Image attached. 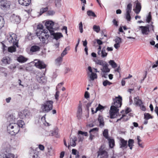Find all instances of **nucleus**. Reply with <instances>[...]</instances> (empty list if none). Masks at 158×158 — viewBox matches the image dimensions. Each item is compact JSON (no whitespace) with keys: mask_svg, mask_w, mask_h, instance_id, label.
<instances>
[{"mask_svg":"<svg viewBox=\"0 0 158 158\" xmlns=\"http://www.w3.org/2000/svg\"><path fill=\"white\" fill-rule=\"evenodd\" d=\"M89 94L88 91H86L85 94V97L86 98H89Z\"/></svg>","mask_w":158,"mask_h":158,"instance_id":"obj_62","label":"nucleus"},{"mask_svg":"<svg viewBox=\"0 0 158 158\" xmlns=\"http://www.w3.org/2000/svg\"><path fill=\"white\" fill-rule=\"evenodd\" d=\"M151 19V15H150V12H149V14L147 17L146 20H147V21L148 23H149V22H150Z\"/></svg>","mask_w":158,"mask_h":158,"instance_id":"obj_59","label":"nucleus"},{"mask_svg":"<svg viewBox=\"0 0 158 158\" xmlns=\"http://www.w3.org/2000/svg\"><path fill=\"white\" fill-rule=\"evenodd\" d=\"M30 112L27 110H22L19 113V116L21 119L27 118L29 117Z\"/></svg>","mask_w":158,"mask_h":158,"instance_id":"obj_9","label":"nucleus"},{"mask_svg":"<svg viewBox=\"0 0 158 158\" xmlns=\"http://www.w3.org/2000/svg\"><path fill=\"white\" fill-rule=\"evenodd\" d=\"M17 60L19 62L23 63L26 62L27 59L22 56H20L18 57Z\"/></svg>","mask_w":158,"mask_h":158,"instance_id":"obj_28","label":"nucleus"},{"mask_svg":"<svg viewBox=\"0 0 158 158\" xmlns=\"http://www.w3.org/2000/svg\"><path fill=\"white\" fill-rule=\"evenodd\" d=\"M37 79L38 81L41 84H45L47 81L46 79L44 76L40 77L37 75Z\"/></svg>","mask_w":158,"mask_h":158,"instance_id":"obj_21","label":"nucleus"},{"mask_svg":"<svg viewBox=\"0 0 158 158\" xmlns=\"http://www.w3.org/2000/svg\"><path fill=\"white\" fill-rule=\"evenodd\" d=\"M30 158H39L38 155L35 153L32 152L30 153Z\"/></svg>","mask_w":158,"mask_h":158,"instance_id":"obj_43","label":"nucleus"},{"mask_svg":"<svg viewBox=\"0 0 158 158\" xmlns=\"http://www.w3.org/2000/svg\"><path fill=\"white\" fill-rule=\"evenodd\" d=\"M53 102L52 101H48L45 102L41 105V110L42 112L48 113L52 110Z\"/></svg>","mask_w":158,"mask_h":158,"instance_id":"obj_5","label":"nucleus"},{"mask_svg":"<svg viewBox=\"0 0 158 158\" xmlns=\"http://www.w3.org/2000/svg\"><path fill=\"white\" fill-rule=\"evenodd\" d=\"M48 10V8L47 7H46L45 8H42L40 9V15H39V16L43 14L44 13L46 12Z\"/></svg>","mask_w":158,"mask_h":158,"instance_id":"obj_40","label":"nucleus"},{"mask_svg":"<svg viewBox=\"0 0 158 158\" xmlns=\"http://www.w3.org/2000/svg\"><path fill=\"white\" fill-rule=\"evenodd\" d=\"M40 49V48L39 46L33 45L31 47L30 50L32 52H35L39 51Z\"/></svg>","mask_w":158,"mask_h":158,"instance_id":"obj_24","label":"nucleus"},{"mask_svg":"<svg viewBox=\"0 0 158 158\" xmlns=\"http://www.w3.org/2000/svg\"><path fill=\"white\" fill-rule=\"evenodd\" d=\"M112 84V83L109 82L107 80H106L104 81L103 82V85L104 86H106L107 85H110Z\"/></svg>","mask_w":158,"mask_h":158,"instance_id":"obj_45","label":"nucleus"},{"mask_svg":"<svg viewBox=\"0 0 158 158\" xmlns=\"http://www.w3.org/2000/svg\"><path fill=\"white\" fill-rule=\"evenodd\" d=\"M144 117L147 120L150 118H152V116L148 113L144 114Z\"/></svg>","mask_w":158,"mask_h":158,"instance_id":"obj_52","label":"nucleus"},{"mask_svg":"<svg viewBox=\"0 0 158 158\" xmlns=\"http://www.w3.org/2000/svg\"><path fill=\"white\" fill-rule=\"evenodd\" d=\"M94 62L96 64L102 65V66L106 63L105 61H104L102 60L98 59L94 60Z\"/></svg>","mask_w":158,"mask_h":158,"instance_id":"obj_30","label":"nucleus"},{"mask_svg":"<svg viewBox=\"0 0 158 158\" xmlns=\"http://www.w3.org/2000/svg\"><path fill=\"white\" fill-rule=\"evenodd\" d=\"M44 26L41 24H39L37 26V30L36 32H38L40 31H43L45 29H44Z\"/></svg>","mask_w":158,"mask_h":158,"instance_id":"obj_37","label":"nucleus"},{"mask_svg":"<svg viewBox=\"0 0 158 158\" xmlns=\"http://www.w3.org/2000/svg\"><path fill=\"white\" fill-rule=\"evenodd\" d=\"M15 45H14L13 46H12L8 47V51L10 52H15L16 50V48L15 46Z\"/></svg>","mask_w":158,"mask_h":158,"instance_id":"obj_35","label":"nucleus"},{"mask_svg":"<svg viewBox=\"0 0 158 158\" xmlns=\"http://www.w3.org/2000/svg\"><path fill=\"white\" fill-rule=\"evenodd\" d=\"M143 35H148L149 32V27L148 26H141L139 27Z\"/></svg>","mask_w":158,"mask_h":158,"instance_id":"obj_16","label":"nucleus"},{"mask_svg":"<svg viewBox=\"0 0 158 158\" xmlns=\"http://www.w3.org/2000/svg\"><path fill=\"white\" fill-rule=\"evenodd\" d=\"M0 152V158H15V155L10 152V146Z\"/></svg>","mask_w":158,"mask_h":158,"instance_id":"obj_4","label":"nucleus"},{"mask_svg":"<svg viewBox=\"0 0 158 158\" xmlns=\"http://www.w3.org/2000/svg\"><path fill=\"white\" fill-rule=\"evenodd\" d=\"M10 3L6 0H0V7L4 10L9 8Z\"/></svg>","mask_w":158,"mask_h":158,"instance_id":"obj_8","label":"nucleus"},{"mask_svg":"<svg viewBox=\"0 0 158 158\" xmlns=\"http://www.w3.org/2000/svg\"><path fill=\"white\" fill-rule=\"evenodd\" d=\"M48 154L50 156H52L54 154V150L51 146H49L48 148Z\"/></svg>","mask_w":158,"mask_h":158,"instance_id":"obj_32","label":"nucleus"},{"mask_svg":"<svg viewBox=\"0 0 158 158\" xmlns=\"http://www.w3.org/2000/svg\"><path fill=\"white\" fill-rule=\"evenodd\" d=\"M60 94V92L57 90H56V92L55 94V98L56 100L58 101L59 99V97Z\"/></svg>","mask_w":158,"mask_h":158,"instance_id":"obj_51","label":"nucleus"},{"mask_svg":"<svg viewBox=\"0 0 158 158\" xmlns=\"http://www.w3.org/2000/svg\"><path fill=\"white\" fill-rule=\"evenodd\" d=\"M122 98L119 96L118 97H115L113 99L114 105L110 107V118H111L116 117L118 112V108L120 107L122 105Z\"/></svg>","mask_w":158,"mask_h":158,"instance_id":"obj_1","label":"nucleus"},{"mask_svg":"<svg viewBox=\"0 0 158 158\" xmlns=\"http://www.w3.org/2000/svg\"><path fill=\"white\" fill-rule=\"evenodd\" d=\"M123 115H124L125 116L123 117V120L124 121H127L130 118V117L127 116V115L126 114H123Z\"/></svg>","mask_w":158,"mask_h":158,"instance_id":"obj_57","label":"nucleus"},{"mask_svg":"<svg viewBox=\"0 0 158 158\" xmlns=\"http://www.w3.org/2000/svg\"><path fill=\"white\" fill-rule=\"evenodd\" d=\"M52 32H49L47 30H44L43 31H40L36 32V34L40 40L43 43L47 44L50 35H51Z\"/></svg>","mask_w":158,"mask_h":158,"instance_id":"obj_2","label":"nucleus"},{"mask_svg":"<svg viewBox=\"0 0 158 158\" xmlns=\"http://www.w3.org/2000/svg\"><path fill=\"white\" fill-rule=\"evenodd\" d=\"M120 148L123 150L126 149L127 147V141L124 139H120L119 143Z\"/></svg>","mask_w":158,"mask_h":158,"instance_id":"obj_14","label":"nucleus"},{"mask_svg":"<svg viewBox=\"0 0 158 158\" xmlns=\"http://www.w3.org/2000/svg\"><path fill=\"white\" fill-rule=\"evenodd\" d=\"M135 3L136 4L135 8V9H134L133 10L136 14H138L139 13L141 10V5L140 3L138 1H136Z\"/></svg>","mask_w":158,"mask_h":158,"instance_id":"obj_18","label":"nucleus"},{"mask_svg":"<svg viewBox=\"0 0 158 158\" xmlns=\"http://www.w3.org/2000/svg\"><path fill=\"white\" fill-rule=\"evenodd\" d=\"M58 131L59 130L58 128L55 129L54 132L52 133V135H55L56 137H58L59 136Z\"/></svg>","mask_w":158,"mask_h":158,"instance_id":"obj_47","label":"nucleus"},{"mask_svg":"<svg viewBox=\"0 0 158 158\" xmlns=\"http://www.w3.org/2000/svg\"><path fill=\"white\" fill-rule=\"evenodd\" d=\"M79 29L81 33H82L83 31V25L82 22H81L79 24Z\"/></svg>","mask_w":158,"mask_h":158,"instance_id":"obj_50","label":"nucleus"},{"mask_svg":"<svg viewBox=\"0 0 158 158\" xmlns=\"http://www.w3.org/2000/svg\"><path fill=\"white\" fill-rule=\"evenodd\" d=\"M107 139L109 141L110 147L111 148H113L114 145V139L110 138Z\"/></svg>","mask_w":158,"mask_h":158,"instance_id":"obj_34","label":"nucleus"},{"mask_svg":"<svg viewBox=\"0 0 158 158\" xmlns=\"http://www.w3.org/2000/svg\"><path fill=\"white\" fill-rule=\"evenodd\" d=\"M98 157L100 156V158H107L108 157L107 152L105 150L100 149L98 152Z\"/></svg>","mask_w":158,"mask_h":158,"instance_id":"obj_12","label":"nucleus"},{"mask_svg":"<svg viewBox=\"0 0 158 158\" xmlns=\"http://www.w3.org/2000/svg\"><path fill=\"white\" fill-rule=\"evenodd\" d=\"M77 139L75 136H73L70 138V145L74 147L76 145V142L77 140Z\"/></svg>","mask_w":158,"mask_h":158,"instance_id":"obj_22","label":"nucleus"},{"mask_svg":"<svg viewBox=\"0 0 158 158\" xmlns=\"http://www.w3.org/2000/svg\"><path fill=\"white\" fill-rule=\"evenodd\" d=\"M77 152H79L75 149H73L72 150V153L73 155H76L77 154Z\"/></svg>","mask_w":158,"mask_h":158,"instance_id":"obj_64","label":"nucleus"},{"mask_svg":"<svg viewBox=\"0 0 158 158\" xmlns=\"http://www.w3.org/2000/svg\"><path fill=\"white\" fill-rule=\"evenodd\" d=\"M78 134L81 135H84L85 136H86L87 135V133L85 132H83L81 131H78Z\"/></svg>","mask_w":158,"mask_h":158,"instance_id":"obj_61","label":"nucleus"},{"mask_svg":"<svg viewBox=\"0 0 158 158\" xmlns=\"http://www.w3.org/2000/svg\"><path fill=\"white\" fill-rule=\"evenodd\" d=\"M61 0H55V5L56 7H60L61 6Z\"/></svg>","mask_w":158,"mask_h":158,"instance_id":"obj_49","label":"nucleus"},{"mask_svg":"<svg viewBox=\"0 0 158 158\" xmlns=\"http://www.w3.org/2000/svg\"><path fill=\"white\" fill-rule=\"evenodd\" d=\"M7 39L10 43H13V45H15L17 47H18V40L15 34L12 33H10L7 36Z\"/></svg>","mask_w":158,"mask_h":158,"instance_id":"obj_6","label":"nucleus"},{"mask_svg":"<svg viewBox=\"0 0 158 158\" xmlns=\"http://www.w3.org/2000/svg\"><path fill=\"white\" fill-rule=\"evenodd\" d=\"M18 126L19 129H20V127H23V126L25 124L24 122L22 120H19L17 123H16Z\"/></svg>","mask_w":158,"mask_h":158,"instance_id":"obj_36","label":"nucleus"},{"mask_svg":"<svg viewBox=\"0 0 158 158\" xmlns=\"http://www.w3.org/2000/svg\"><path fill=\"white\" fill-rule=\"evenodd\" d=\"M51 35H52L53 36L54 38L56 40H57L63 37V35L61 33H55L54 32V31L52 32V33H51Z\"/></svg>","mask_w":158,"mask_h":158,"instance_id":"obj_17","label":"nucleus"},{"mask_svg":"<svg viewBox=\"0 0 158 158\" xmlns=\"http://www.w3.org/2000/svg\"><path fill=\"white\" fill-rule=\"evenodd\" d=\"M2 65H6L10 63V58L8 56L3 57L2 59Z\"/></svg>","mask_w":158,"mask_h":158,"instance_id":"obj_19","label":"nucleus"},{"mask_svg":"<svg viewBox=\"0 0 158 158\" xmlns=\"http://www.w3.org/2000/svg\"><path fill=\"white\" fill-rule=\"evenodd\" d=\"M98 128L96 127L94 128L91 130H90L89 131V133H92V132L93 133H94L96 131H98Z\"/></svg>","mask_w":158,"mask_h":158,"instance_id":"obj_55","label":"nucleus"},{"mask_svg":"<svg viewBox=\"0 0 158 158\" xmlns=\"http://www.w3.org/2000/svg\"><path fill=\"white\" fill-rule=\"evenodd\" d=\"M98 121L99 123V126L101 127H103L104 125V122L103 117L100 115L98 116Z\"/></svg>","mask_w":158,"mask_h":158,"instance_id":"obj_25","label":"nucleus"},{"mask_svg":"<svg viewBox=\"0 0 158 158\" xmlns=\"http://www.w3.org/2000/svg\"><path fill=\"white\" fill-rule=\"evenodd\" d=\"M54 25V23L52 21H47L45 23V26L47 29L46 30H47L49 32L54 31L53 30Z\"/></svg>","mask_w":158,"mask_h":158,"instance_id":"obj_11","label":"nucleus"},{"mask_svg":"<svg viewBox=\"0 0 158 158\" xmlns=\"http://www.w3.org/2000/svg\"><path fill=\"white\" fill-rule=\"evenodd\" d=\"M10 19L12 22L17 24L19 23L20 20V17L19 16L13 14L10 17Z\"/></svg>","mask_w":158,"mask_h":158,"instance_id":"obj_13","label":"nucleus"},{"mask_svg":"<svg viewBox=\"0 0 158 158\" xmlns=\"http://www.w3.org/2000/svg\"><path fill=\"white\" fill-rule=\"evenodd\" d=\"M140 107V109L143 111H145L146 110V108L145 106L143 105V104H141L140 106H139Z\"/></svg>","mask_w":158,"mask_h":158,"instance_id":"obj_63","label":"nucleus"},{"mask_svg":"<svg viewBox=\"0 0 158 158\" xmlns=\"http://www.w3.org/2000/svg\"><path fill=\"white\" fill-rule=\"evenodd\" d=\"M116 43L120 44L121 43V39L119 37H117L115 40Z\"/></svg>","mask_w":158,"mask_h":158,"instance_id":"obj_53","label":"nucleus"},{"mask_svg":"<svg viewBox=\"0 0 158 158\" xmlns=\"http://www.w3.org/2000/svg\"><path fill=\"white\" fill-rule=\"evenodd\" d=\"M104 109V107L101 105L100 104H99L98 106L96 108L95 112L96 113L98 111L102 109Z\"/></svg>","mask_w":158,"mask_h":158,"instance_id":"obj_46","label":"nucleus"},{"mask_svg":"<svg viewBox=\"0 0 158 158\" xmlns=\"http://www.w3.org/2000/svg\"><path fill=\"white\" fill-rule=\"evenodd\" d=\"M93 29L94 31H96L97 33L99 32L100 30V27L98 26H97L94 25L93 27Z\"/></svg>","mask_w":158,"mask_h":158,"instance_id":"obj_39","label":"nucleus"},{"mask_svg":"<svg viewBox=\"0 0 158 158\" xmlns=\"http://www.w3.org/2000/svg\"><path fill=\"white\" fill-rule=\"evenodd\" d=\"M87 14L89 16H92L94 17L96 16L95 13L92 10H89L87 11Z\"/></svg>","mask_w":158,"mask_h":158,"instance_id":"obj_44","label":"nucleus"},{"mask_svg":"<svg viewBox=\"0 0 158 158\" xmlns=\"http://www.w3.org/2000/svg\"><path fill=\"white\" fill-rule=\"evenodd\" d=\"M63 84V82H61L59 83L56 87V90H58V89L60 88V87Z\"/></svg>","mask_w":158,"mask_h":158,"instance_id":"obj_60","label":"nucleus"},{"mask_svg":"<svg viewBox=\"0 0 158 158\" xmlns=\"http://www.w3.org/2000/svg\"><path fill=\"white\" fill-rule=\"evenodd\" d=\"M20 141L19 140H15L13 143V145L15 146H19V144Z\"/></svg>","mask_w":158,"mask_h":158,"instance_id":"obj_54","label":"nucleus"},{"mask_svg":"<svg viewBox=\"0 0 158 158\" xmlns=\"http://www.w3.org/2000/svg\"><path fill=\"white\" fill-rule=\"evenodd\" d=\"M126 19L128 21H130L131 17L130 15V13H126Z\"/></svg>","mask_w":158,"mask_h":158,"instance_id":"obj_56","label":"nucleus"},{"mask_svg":"<svg viewBox=\"0 0 158 158\" xmlns=\"http://www.w3.org/2000/svg\"><path fill=\"white\" fill-rule=\"evenodd\" d=\"M98 54L100 57L102 58L106 57L107 53L106 52L105 47L103 48L102 51H98Z\"/></svg>","mask_w":158,"mask_h":158,"instance_id":"obj_15","label":"nucleus"},{"mask_svg":"<svg viewBox=\"0 0 158 158\" xmlns=\"http://www.w3.org/2000/svg\"><path fill=\"white\" fill-rule=\"evenodd\" d=\"M134 141L133 139H130L128 141V146L131 150H132V149L133 146L134 145Z\"/></svg>","mask_w":158,"mask_h":158,"instance_id":"obj_33","label":"nucleus"},{"mask_svg":"<svg viewBox=\"0 0 158 158\" xmlns=\"http://www.w3.org/2000/svg\"><path fill=\"white\" fill-rule=\"evenodd\" d=\"M63 58L60 56L58 57L55 61V64L58 66H60L62 61Z\"/></svg>","mask_w":158,"mask_h":158,"instance_id":"obj_29","label":"nucleus"},{"mask_svg":"<svg viewBox=\"0 0 158 158\" xmlns=\"http://www.w3.org/2000/svg\"><path fill=\"white\" fill-rule=\"evenodd\" d=\"M82 114V109L81 108V105H80L78 107V109L77 114V116L78 118H80Z\"/></svg>","mask_w":158,"mask_h":158,"instance_id":"obj_31","label":"nucleus"},{"mask_svg":"<svg viewBox=\"0 0 158 158\" xmlns=\"http://www.w3.org/2000/svg\"><path fill=\"white\" fill-rule=\"evenodd\" d=\"M88 75L90 79L89 81H94L95 79L97 78V74L94 73H91L90 74L89 73Z\"/></svg>","mask_w":158,"mask_h":158,"instance_id":"obj_26","label":"nucleus"},{"mask_svg":"<svg viewBox=\"0 0 158 158\" xmlns=\"http://www.w3.org/2000/svg\"><path fill=\"white\" fill-rule=\"evenodd\" d=\"M109 63L113 68H115L117 66V64L113 60H110L109 61Z\"/></svg>","mask_w":158,"mask_h":158,"instance_id":"obj_38","label":"nucleus"},{"mask_svg":"<svg viewBox=\"0 0 158 158\" xmlns=\"http://www.w3.org/2000/svg\"><path fill=\"white\" fill-rule=\"evenodd\" d=\"M132 8V5L131 3H129L127 6L126 9V13H130L131 12Z\"/></svg>","mask_w":158,"mask_h":158,"instance_id":"obj_41","label":"nucleus"},{"mask_svg":"<svg viewBox=\"0 0 158 158\" xmlns=\"http://www.w3.org/2000/svg\"><path fill=\"white\" fill-rule=\"evenodd\" d=\"M7 131L11 135H15L19 131L20 129L16 123H12L7 126Z\"/></svg>","mask_w":158,"mask_h":158,"instance_id":"obj_3","label":"nucleus"},{"mask_svg":"<svg viewBox=\"0 0 158 158\" xmlns=\"http://www.w3.org/2000/svg\"><path fill=\"white\" fill-rule=\"evenodd\" d=\"M134 103L135 105L139 106L143 104L142 101L139 99V97L138 96L134 98Z\"/></svg>","mask_w":158,"mask_h":158,"instance_id":"obj_27","label":"nucleus"},{"mask_svg":"<svg viewBox=\"0 0 158 158\" xmlns=\"http://www.w3.org/2000/svg\"><path fill=\"white\" fill-rule=\"evenodd\" d=\"M103 134V136L106 139H108L109 138L108 137V131L107 129H105L104 130Z\"/></svg>","mask_w":158,"mask_h":158,"instance_id":"obj_42","label":"nucleus"},{"mask_svg":"<svg viewBox=\"0 0 158 158\" xmlns=\"http://www.w3.org/2000/svg\"><path fill=\"white\" fill-rule=\"evenodd\" d=\"M109 65L106 63L101 68V75L102 77L107 78L108 73H109L110 69L108 67Z\"/></svg>","mask_w":158,"mask_h":158,"instance_id":"obj_7","label":"nucleus"},{"mask_svg":"<svg viewBox=\"0 0 158 158\" xmlns=\"http://www.w3.org/2000/svg\"><path fill=\"white\" fill-rule=\"evenodd\" d=\"M55 14V12L53 10H48L47 12V14L48 15H52Z\"/></svg>","mask_w":158,"mask_h":158,"instance_id":"obj_58","label":"nucleus"},{"mask_svg":"<svg viewBox=\"0 0 158 158\" xmlns=\"http://www.w3.org/2000/svg\"><path fill=\"white\" fill-rule=\"evenodd\" d=\"M35 65L40 69H44L46 67V65L42 61L38 60L34 61Z\"/></svg>","mask_w":158,"mask_h":158,"instance_id":"obj_10","label":"nucleus"},{"mask_svg":"<svg viewBox=\"0 0 158 158\" xmlns=\"http://www.w3.org/2000/svg\"><path fill=\"white\" fill-rule=\"evenodd\" d=\"M6 117L7 120L9 122L14 121L16 119L15 116L14 114H7Z\"/></svg>","mask_w":158,"mask_h":158,"instance_id":"obj_23","label":"nucleus"},{"mask_svg":"<svg viewBox=\"0 0 158 158\" xmlns=\"http://www.w3.org/2000/svg\"><path fill=\"white\" fill-rule=\"evenodd\" d=\"M0 20V29L2 27L4 24V20L3 18H1Z\"/></svg>","mask_w":158,"mask_h":158,"instance_id":"obj_48","label":"nucleus"},{"mask_svg":"<svg viewBox=\"0 0 158 158\" xmlns=\"http://www.w3.org/2000/svg\"><path fill=\"white\" fill-rule=\"evenodd\" d=\"M19 4L25 6L29 5L31 3V0H18Z\"/></svg>","mask_w":158,"mask_h":158,"instance_id":"obj_20","label":"nucleus"}]
</instances>
